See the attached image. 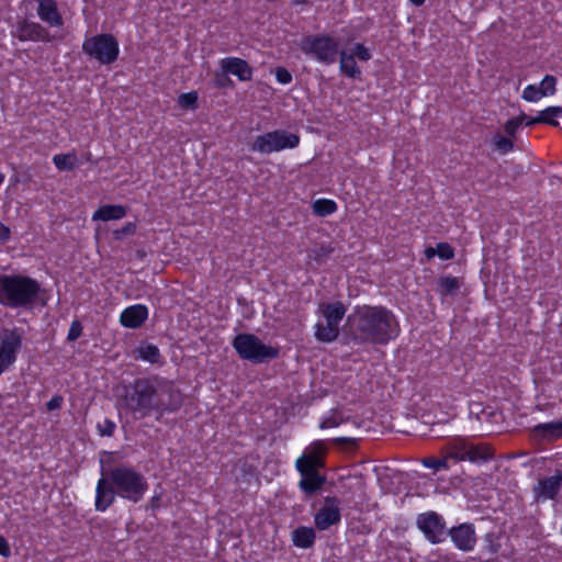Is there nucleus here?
<instances>
[{"mask_svg": "<svg viewBox=\"0 0 562 562\" xmlns=\"http://www.w3.org/2000/svg\"><path fill=\"white\" fill-rule=\"evenodd\" d=\"M46 290L34 278L21 273H0V305L18 310H32L45 306Z\"/></svg>", "mask_w": 562, "mask_h": 562, "instance_id": "3", "label": "nucleus"}, {"mask_svg": "<svg viewBox=\"0 0 562 562\" xmlns=\"http://www.w3.org/2000/svg\"><path fill=\"white\" fill-rule=\"evenodd\" d=\"M531 437L538 441H555L562 438V420L541 423L531 428Z\"/></svg>", "mask_w": 562, "mask_h": 562, "instance_id": "23", "label": "nucleus"}, {"mask_svg": "<svg viewBox=\"0 0 562 562\" xmlns=\"http://www.w3.org/2000/svg\"><path fill=\"white\" fill-rule=\"evenodd\" d=\"M437 256L441 260H451L454 257V249L446 241L438 243L436 246Z\"/></svg>", "mask_w": 562, "mask_h": 562, "instance_id": "39", "label": "nucleus"}, {"mask_svg": "<svg viewBox=\"0 0 562 562\" xmlns=\"http://www.w3.org/2000/svg\"><path fill=\"white\" fill-rule=\"evenodd\" d=\"M326 453V445L322 440H316L306 447L303 453L296 459L295 468L312 470L325 469Z\"/></svg>", "mask_w": 562, "mask_h": 562, "instance_id": "14", "label": "nucleus"}, {"mask_svg": "<svg viewBox=\"0 0 562 562\" xmlns=\"http://www.w3.org/2000/svg\"><path fill=\"white\" fill-rule=\"evenodd\" d=\"M447 536L457 549L463 552H470L475 548L476 535L473 524L464 522L448 529Z\"/></svg>", "mask_w": 562, "mask_h": 562, "instance_id": "17", "label": "nucleus"}, {"mask_svg": "<svg viewBox=\"0 0 562 562\" xmlns=\"http://www.w3.org/2000/svg\"><path fill=\"white\" fill-rule=\"evenodd\" d=\"M414 5L420 7L425 3V0H409Z\"/></svg>", "mask_w": 562, "mask_h": 562, "instance_id": "54", "label": "nucleus"}, {"mask_svg": "<svg viewBox=\"0 0 562 562\" xmlns=\"http://www.w3.org/2000/svg\"><path fill=\"white\" fill-rule=\"evenodd\" d=\"M229 74L221 70L220 72H215L214 76V86L218 89L232 88L234 86L233 80L228 77Z\"/></svg>", "mask_w": 562, "mask_h": 562, "instance_id": "41", "label": "nucleus"}, {"mask_svg": "<svg viewBox=\"0 0 562 562\" xmlns=\"http://www.w3.org/2000/svg\"><path fill=\"white\" fill-rule=\"evenodd\" d=\"M301 479L299 481L300 490L306 495L317 493L326 482L325 475L319 470L295 468Z\"/></svg>", "mask_w": 562, "mask_h": 562, "instance_id": "21", "label": "nucleus"}, {"mask_svg": "<svg viewBox=\"0 0 562 562\" xmlns=\"http://www.w3.org/2000/svg\"><path fill=\"white\" fill-rule=\"evenodd\" d=\"M291 3L293 5H305L308 3V0H292Z\"/></svg>", "mask_w": 562, "mask_h": 562, "instance_id": "53", "label": "nucleus"}, {"mask_svg": "<svg viewBox=\"0 0 562 562\" xmlns=\"http://www.w3.org/2000/svg\"><path fill=\"white\" fill-rule=\"evenodd\" d=\"M198 100L196 91L184 92L178 97V104L184 110H195L198 108Z\"/></svg>", "mask_w": 562, "mask_h": 562, "instance_id": "35", "label": "nucleus"}, {"mask_svg": "<svg viewBox=\"0 0 562 562\" xmlns=\"http://www.w3.org/2000/svg\"><path fill=\"white\" fill-rule=\"evenodd\" d=\"M451 450L450 441L445 445L440 450V457H427L422 460L425 468L432 469L436 472L441 470H449L451 464H456Z\"/></svg>", "mask_w": 562, "mask_h": 562, "instance_id": "24", "label": "nucleus"}, {"mask_svg": "<svg viewBox=\"0 0 562 562\" xmlns=\"http://www.w3.org/2000/svg\"><path fill=\"white\" fill-rule=\"evenodd\" d=\"M351 55H355V58H358L361 61H368L371 59L372 55L363 44L357 43L353 48Z\"/></svg>", "mask_w": 562, "mask_h": 562, "instance_id": "42", "label": "nucleus"}, {"mask_svg": "<svg viewBox=\"0 0 562 562\" xmlns=\"http://www.w3.org/2000/svg\"><path fill=\"white\" fill-rule=\"evenodd\" d=\"M492 144L495 147V149L503 155L513 151L515 148L514 140L509 137L501 135L499 133L493 135Z\"/></svg>", "mask_w": 562, "mask_h": 562, "instance_id": "34", "label": "nucleus"}, {"mask_svg": "<svg viewBox=\"0 0 562 562\" xmlns=\"http://www.w3.org/2000/svg\"><path fill=\"white\" fill-rule=\"evenodd\" d=\"M126 207L120 204H104L98 207L92 214V221H116L126 215Z\"/></svg>", "mask_w": 562, "mask_h": 562, "instance_id": "25", "label": "nucleus"}, {"mask_svg": "<svg viewBox=\"0 0 562 562\" xmlns=\"http://www.w3.org/2000/svg\"><path fill=\"white\" fill-rule=\"evenodd\" d=\"M312 210L316 216L325 217L334 214L338 210V204L333 199L321 198L313 202Z\"/></svg>", "mask_w": 562, "mask_h": 562, "instance_id": "30", "label": "nucleus"}, {"mask_svg": "<svg viewBox=\"0 0 562 562\" xmlns=\"http://www.w3.org/2000/svg\"><path fill=\"white\" fill-rule=\"evenodd\" d=\"M63 402H64L63 396L59 394H56L46 403V408L49 412L59 409L63 405Z\"/></svg>", "mask_w": 562, "mask_h": 562, "instance_id": "46", "label": "nucleus"}, {"mask_svg": "<svg viewBox=\"0 0 562 562\" xmlns=\"http://www.w3.org/2000/svg\"><path fill=\"white\" fill-rule=\"evenodd\" d=\"M300 140L301 138L296 133L278 128L257 135L249 149L261 155H270L285 149H294L300 145Z\"/></svg>", "mask_w": 562, "mask_h": 562, "instance_id": "8", "label": "nucleus"}, {"mask_svg": "<svg viewBox=\"0 0 562 562\" xmlns=\"http://www.w3.org/2000/svg\"><path fill=\"white\" fill-rule=\"evenodd\" d=\"M97 429L100 436L112 437L116 425L112 419L105 418L102 423H98Z\"/></svg>", "mask_w": 562, "mask_h": 562, "instance_id": "40", "label": "nucleus"}, {"mask_svg": "<svg viewBox=\"0 0 562 562\" xmlns=\"http://www.w3.org/2000/svg\"><path fill=\"white\" fill-rule=\"evenodd\" d=\"M521 97L527 102H538L544 97V93L538 86L528 85L524 88Z\"/></svg>", "mask_w": 562, "mask_h": 562, "instance_id": "37", "label": "nucleus"}, {"mask_svg": "<svg viewBox=\"0 0 562 562\" xmlns=\"http://www.w3.org/2000/svg\"><path fill=\"white\" fill-rule=\"evenodd\" d=\"M11 238V229L9 226L0 222V243L8 241Z\"/></svg>", "mask_w": 562, "mask_h": 562, "instance_id": "48", "label": "nucleus"}, {"mask_svg": "<svg viewBox=\"0 0 562 562\" xmlns=\"http://www.w3.org/2000/svg\"><path fill=\"white\" fill-rule=\"evenodd\" d=\"M274 75L280 85H289L293 80L292 74L284 67H277Z\"/></svg>", "mask_w": 562, "mask_h": 562, "instance_id": "43", "label": "nucleus"}, {"mask_svg": "<svg viewBox=\"0 0 562 562\" xmlns=\"http://www.w3.org/2000/svg\"><path fill=\"white\" fill-rule=\"evenodd\" d=\"M460 286H461V284L457 277L442 276L438 280L437 293L441 297H446L448 295L456 294L459 291Z\"/></svg>", "mask_w": 562, "mask_h": 562, "instance_id": "29", "label": "nucleus"}, {"mask_svg": "<svg viewBox=\"0 0 562 562\" xmlns=\"http://www.w3.org/2000/svg\"><path fill=\"white\" fill-rule=\"evenodd\" d=\"M232 346L241 359L252 363L268 362L280 356L279 347L263 344L255 334H237Z\"/></svg>", "mask_w": 562, "mask_h": 562, "instance_id": "5", "label": "nucleus"}, {"mask_svg": "<svg viewBox=\"0 0 562 562\" xmlns=\"http://www.w3.org/2000/svg\"><path fill=\"white\" fill-rule=\"evenodd\" d=\"M318 311L326 323L317 322L315 325V338L319 342L335 341L340 334L339 324L344 319L347 308L341 301L321 303Z\"/></svg>", "mask_w": 562, "mask_h": 562, "instance_id": "6", "label": "nucleus"}, {"mask_svg": "<svg viewBox=\"0 0 562 562\" xmlns=\"http://www.w3.org/2000/svg\"><path fill=\"white\" fill-rule=\"evenodd\" d=\"M105 473L114 485L117 495L132 503L142 501L148 490L146 477L132 467L119 465L111 468Z\"/></svg>", "mask_w": 562, "mask_h": 562, "instance_id": "4", "label": "nucleus"}, {"mask_svg": "<svg viewBox=\"0 0 562 562\" xmlns=\"http://www.w3.org/2000/svg\"><path fill=\"white\" fill-rule=\"evenodd\" d=\"M81 334H82L81 323L78 319L72 321L70 324L69 330H68L67 340L75 341L81 336Z\"/></svg>", "mask_w": 562, "mask_h": 562, "instance_id": "44", "label": "nucleus"}, {"mask_svg": "<svg viewBox=\"0 0 562 562\" xmlns=\"http://www.w3.org/2000/svg\"><path fill=\"white\" fill-rule=\"evenodd\" d=\"M416 525L427 541L432 544L441 543L447 538V525L441 515L429 510L422 513L416 518Z\"/></svg>", "mask_w": 562, "mask_h": 562, "instance_id": "12", "label": "nucleus"}, {"mask_svg": "<svg viewBox=\"0 0 562 562\" xmlns=\"http://www.w3.org/2000/svg\"><path fill=\"white\" fill-rule=\"evenodd\" d=\"M149 310L145 304L136 303L125 307L119 317L121 326L137 329L148 319Z\"/></svg>", "mask_w": 562, "mask_h": 562, "instance_id": "18", "label": "nucleus"}, {"mask_svg": "<svg viewBox=\"0 0 562 562\" xmlns=\"http://www.w3.org/2000/svg\"><path fill=\"white\" fill-rule=\"evenodd\" d=\"M134 352L135 359H140L150 364H156L161 359L159 348L156 345L147 341H142Z\"/></svg>", "mask_w": 562, "mask_h": 562, "instance_id": "27", "label": "nucleus"}, {"mask_svg": "<svg viewBox=\"0 0 562 562\" xmlns=\"http://www.w3.org/2000/svg\"><path fill=\"white\" fill-rule=\"evenodd\" d=\"M24 329L21 327L3 328L0 334V373H4L18 360L23 347Z\"/></svg>", "mask_w": 562, "mask_h": 562, "instance_id": "10", "label": "nucleus"}, {"mask_svg": "<svg viewBox=\"0 0 562 562\" xmlns=\"http://www.w3.org/2000/svg\"><path fill=\"white\" fill-rule=\"evenodd\" d=\"M538 87L544 93V97L553 95L557 92V78L552 75H546Z\"/></svg>", "mask_w": 562, "mask_h": 562, "instance_id": "38", "label": "nucleus"}, {"mask_svg": "<svg viewBox=\"0 0 562 562\" xmlns=\"http://www.w3.org/2000/svg\"><path fill=\"white\" fill-rule=\"evenodd\" d=\"M454 462H486L494 458V449L486 442L472 443L465 438L458 437L450 441Z\"/></svg>", "mask_w": 562, "mask_h": 562, "instance_id": "11", "label": "nucleus"}, {"mask_svg": "<svg viewBox=\"0 0 562 562\" xmlns=\"http://www.w3.org/2000/svg\"><path fill=\"white\" fill-rule=\"evenodd\" d=\"M221 70L237 77L239 81H249L252 78V68L248 61L239 57H224L220 60Z\"/></svg>", "mask_w": 562, "mask_h": 562, "instance_id": "19", "label": "nucleus"}, {"mask_svg": "<svg viewBox=\"0 0 562 562\" xmlns=\"http://www.w3.org/2000/svg\"><path fill=\"white\" fill-rule=\"evenodd\" d=\"M37 16L50 27H63L64 18L58 10L56 0H37Z\"/></svg>", "mask_w": 562, "mask_h": 562, "instance_id": "20", "label": "nucleus"}, {"mask_svg": "<svg viewBox=\"0 0 562 562\" xmlns=\"http://www.w3.org/2000/svg\"><path fill=\"white\" fill-rule=\"evenodd\" d=\"M348 420V417L344 415L341 411L331 409L326 415L323 416L319 428L321 429H329L336 428Z\"/></svg>", "mask_w": 562, "mask_h": 562, "instance_id": "32", "label": "nucleus"}, {"mask_svg": "<svg viewBox=\"0 0 562 562\" xmlns=\"http://www.w3.org/2000/svg\"><path fill=\"white\" fill-rule=\"evenodd\" d=\"M339 70L348 78L356 79L361 75V70L357 66L355 55L347 54L340 50L339 54Z\"/></svg>", "mask_w": 562, "mask_h": 562, "instance_id": "28", "label": "nucleus"}, {"mask_svg": "<svg viewBox=\"0 0 562 562\" xmlns=\"http://www.w3.org/2000/svg\"><path fill=\"white\" fill-rule=\"evenodd\" d=\"M77 155L75 153L57 154L53 162L59 171H72L77 167Z\"/></svg>", "mask_w": 562, "mask_h": 562, "instance_id": "33", "label": "nucleus"}, {"mask_svg": "<svg viewBox=\"0 0 562 562\" xmlns=\"http://www.w3.org/2000/svg\"><path fill=\"white\" fill-rule=\"evenodd\" d=\"M538 114L541 124L558 127L560 125L559 119L562 117V106L550 105L541 110Z\"/></svg>", "mask_w": 562, "mask_h": 562, "instance_id": "31", "label": "nucleus"}, {"mask_svg": "<svg viewBox=\"0 0 562 562\" xmlns=\"http://www.w3.org/2000/svg\"><path fill=\"white\" fill-rule=\"evenodd\" d=\"M316 533L312 527L300 526L292 531V542L296 548L310 549L315 544Z\"/></svg>", "mask_w": 562, "mask_h": 562, "instance_id": "26", "label": "nucleus"}, {"mask_svg": "<svg viewBox=\"0 0 562 562\" xmlns=\"http://www.w3.org/2000/svg\"><path fill=\"white\" fill-rule=\"evenodd\" d=\"M136 232V225L132 222L126 223L121 229L114 231L115 239H120L123 235H133Z\"/></svg>", "mask_w": 562, "mask_h": 562, "instance_id": "45", "label": "nucleus"}, {"mask_svg": "<svg viewBox=\"0 0 562 562\" xmlns=\"http://www.w3.org/2000/svg\"><path fill=\"white\" fill-rule=\"evenodd\" d=\"M424 255L427 259H432L435 256H437V252H436V247H427L425 250H424Z\"/></svg>", "mask_w": 562, "mask_h": 562, "instance_id": "51", "label": "nucleus"}, {"mask_svg": "<svg viewBox=\"0 0 562 562\" xmlns=\"http://www.w3.org/2000/svg\"><path fill=\"white\" fill-rule=\"evenodd\" d=\"M300 48L303 54L324 65L336 63L340 52L338 40L329 34L306 35L301 40Z\"/></svg>", "mask_w": 562, "mask_h": 562, "instance_id": "7", "label": "nucleus"}, {"mask_svg": "<svg viewBox=\"0 0 562 562\" xmlns=\"http://www.w3.org/2000/svg\"><path fill=\"white\" fill-rule=\"evenodd\" d=\"M341 520L339 501L335 496H327L324 504L314 515V524L317 530L324 531Z\"/></svg>", "mask_w": 562, "mask_h": 562, "instance_id": "13", "label": "nucleus"}, {"mask_svg": "<svg viewBox=\"0 0 562 562\" xmlns=\"http://www.w3.org/2000/svg\"><path fill=\"white\" fill-rule=\"evenodd\" d=\"M182 402V394L173 383L158 374L135 379L126 394L127 407L140 418L155 413L160 420L166 414L179 411Z\"/></svg>", "mask_w": 562, "mask_h": 562, "instance_id": "1", "label": "nucleus"}, {"mask_svg": "<svg viewBox=\"0 0 562 562\" xmlns=\"http://www.w3.org/2000/svg\"><path fill=\"white\" fill-rule=\"evenodd\" d=\"M116 495L117 492L102 465L101 477L95 485L94 509L99 513L106 512L114 504Z\"/></svg>", "mask_w": 562, "mask_h": 562, "instance_id": "16", "label": "nucleus"}, {"mask_svg": "<svg viewBox=\"0 0 562 562\" xmlns=\"http://www.w3.org/2000/svg\"><path fill=\"white\" fill-rule=\"evenodd\" d=\"M159 501H160V498L158 496L151 497L149 506L153 510H155L159 507Z\"/></svg>", "mask_w": 562, "mask_h": 562, "instance_id": "52", "label": "nucleus"}, {"mask_svg": "<svg viewBox=\"0 0 562 562\" xmlns=\"http://www.w3.org/2000/svg\"><path fill=\"white\" fill-rule=\"evenodd\" d=\"M526 114L521 113L518 116L512 117L504 124V132L507 136L514 137L525 121Z\"/></svg>", "mask_w": 562, "mask_h": 562, "instance_id": "36", "label": "nucleus"}, {"mask_svg": "<svg viewBox=\"0 0 562 562\" xmlns=\"http://www.w3.org/2000/svg\"><path fill=\"white\" fill-rule=\"evenodd\" d=\"M20 42H50L52 37L49 31L41 23L22 19L16 22L15 31L13 33Z\"/></svg>", "mask_w": 562, "mask_h": 562, "instance_id": "15", "label": "nucleus"}, {"mask_svg": "<svg viewBox=\"0 0 562 562\" xmlns=\"http://www.w3.org/2000/svg\"><path fill=\"white\" fill-rule=\"evenodd\" d=\"M347 324L351 340L360 345L386 346L401 334L396 315L383 305L356 306Z\"/></svg>", "mask_w": 562, "mask_h": 562, "instance_id": "2", "label": "nucleus"}, {"mask_svg": "<svg viewBox=\"0 0 562 562\" xmlns=\"http://www.w3.org/2000/svg\"><path fill=\"white\" fill-rule=\"evenodd\" d=\"M11 553L12 552L9 541L0 535V555L2 558H9Z\"/></svg>", "mask_w": 562, "mask_h": 562, "instance_id": "47", "label": "nucleus"}, {"mask_svg": "<svg viewBox=\"0 0 562 562\" xmlns=\"http://www.w3.org/2000/svg\"><path fill=\"white\" fill-rule=\"evenodd\" d=\"M336 445H345V443H348V445H355L356 441L353 438H349V437H337L333 440Z\"/></svg>", "mask_w": 562, "mask_h": 562, "instance_id": "49", "label": "nucleus"}, {"mask_svg": "<svg viewBox=\"0 0 562 562\" xmlns=\"http://www.w3.org/2000/svg\"><path fill=\"white\" fill-rule=\"evenodd\" d=\"M524 122H525V124L527 126H532V125L541 124L540 120H539V114L537 116H527L526 115Z\"/></svg>", "mask_w": 562, "mask_h": 562, "instance_id": "50", "label": "nucleus"}, {"mask_svg": "<svg viewBox=\"0 0 562 562\" xmlns=\"http://www.w3.org/2000/svg\"><path fill=\"white\" fill-rule=\"evenodd\" d=\"M562 487V471L554 475L540 479L533 491L538 499H554Z\"/></svg>", "mask_w": 562, "mask_h": 562, "instance_id": "22", "label": "nucleus"}, {"mask_svg": "<svg viewBox=\"0 0 562 562\" xmlns=\"http://www.w3.org/2000/svg\"><path fill=\"white\" fill-rule=\"evenodd\" d=\"M82 52L102 65H111L119 57L120 44L110 33L97 34L83 41Z\"/></svg>", "mask_w": 562, "mask_h": 562, "instance_id": "9", "label": "nucleus"}]
</instances>
